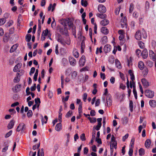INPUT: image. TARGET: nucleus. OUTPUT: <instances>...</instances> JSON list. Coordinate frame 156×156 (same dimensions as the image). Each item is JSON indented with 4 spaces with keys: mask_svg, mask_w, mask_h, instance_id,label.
Here are the masks:
<instances>
[{
    "mask_svg": "<svg viewBox=\"0 0 156 156\" xmlns=\"http://www.w3.org/2000/svg\"><path fill=\"white\" fill-rule=\"evenodd\" d=\"M26 129V126L23 123H21L19 124L17 126L16 130L17 132H20L21 131L22 132H23Z\"/></svg>",
    "mask_w": 156,
    "mask_h": 156,
    "instance_id": "nucleus-1",
    "label": "nucleus"
},
{
    "mask_svg": "<svg viewBox=\"0 0 156 156\" xmlns=\"http://www.w3.org/2000/svg\"><path fill=\"white\" fill-rule=\"evenodd\" d=\"M146 96L149 98H151L154 96V92L150 90H147L145 92Z\"/></svg>",
    "mask_w": 156,
    "mask_h": 156,
    "instance_id": "nucleus-2",
    "label": "nucleus"
},
{
    "mask_svg": "<svg viewBox=\"0 0 156 156\" xmlns=\"http://www.w3.org/2000/svg\"><path fill=\"white\" fill-rule=\"evenodd\" d=\"M98 10L101 13H103L106 12V9L105 6L101 4L99 5L98 6Z\"/></svg>",
    "mask_w": 156,
    "mask_h": 156,
    "instance_id": "nucleus-3",
    "label": "nucleus"
},
{
    "mask_svg": "<svg viewBox=\"0 0 156 156\" xmlns=\"http://www.w3.org/2000/svg\"><path fill=\"white\" fill-rule=\"evenodd\" d=\"M106 100L108 106L109 107L112 105V99L110 94H107Z\"/></svg>",
    "mask_w": 156,
    "mask_h": 156,
    "instance_id": "nucleus-4",
    "label": "nucleus"
},
{
    "mask_svg": "<svg viewBox=\"0 0 156 156\" xmlns=\"http://www.w3.org/2000/svg\"><path fill=\"white\" fill-rule=\"evenodd\" d=\"M121 25L122 28L127 27V18L126 16L123 17L121 20Z\"/></svg>",
    "mask_w": 156,
    "mask_h": 156,
    "instance_id": "nucleus-5",
    "label": "nucleus"
},
{
    "mask_svg": "<svg viewBox=\"0 0 156 156\" xmlns=\"http://www.w3.org/2000/svg\"><path fill=\"white\" fill-rule=\"evenodd\" d=\"M86 62L85 57L82 55L79 60V64L80 66L82 67L85 64Z\"/></svg>",
    "mask_w": 156,
    "mask_h": 156,
    "instance_id": "nucleus-6",
    "label": "nucleus"
},
{
    "mask_svg": "<svg viewBox=\"0 0 156 156\" xmlns=\"http://www.w3.org/2000/svg\"><path fill=\"white\" fill-rule=\"evenodd\" d=\"M70 64L72 66H74L76 64V60L73 57L70 56L69 58Z\"/></svg>",
    "mask_w": 156,
    "mask_h": 156,
    "instance_id": "nucleus-7",
    "label": "nucleus"
},
{
    "mask_svg": "<svg viewBox=\"0 0 156 156\" xmlns=\"http://www.w3.org/2000/svg\"><path fill=\"white\" fill-rule=\"evenodd\" d=\"M141 81L144 87H147L149 86V82L145 78L142 79Z\"/></svg>",
    "mask_w": 156,
    "mask_h": 156,
    "instance_id": "nucleus-8",
    "label": "nucleus"
},
{
    "mask_svg": "<svg viewBox=\"0 0 156 156\" xmlns=\"http://www.w3.org/2000/svg\"><path fill=\"white\" fill-rule=\"evenodd\" d=\"M42 34L44 35L45 36H48V37L50 40H51V34L50 33V31H48V29H46L45 30H43L42 33Z\"/></svg>",
    "mask_w": 156,
    "mask_h": 156,
    "instance_id": "nucleus-9",
    "label": "nucleus"
},
{
    "mask_svg": "<svg viewBox=\"0 0 156 156\" xmlns=\"http://www.w3.org/2000/svg\"><path fill=\"white\" fill-rule=\"evenodd\" d=\"M135 38L137 40H140L141 39V33L139 30L137 31L135 35Z\"/></svg>",
    "mask_w": 156,
    "mask_h": 156,
    "instance_id": "nucleus-10",
    "label": "nucleus"
},
{
    "mask_svg": "<svg viewBox=\"0 0 156 156\" xmlns=\"http://www.w3.org/2000/svg\"><path fill=\"white\" fill-rule=\"evenodd\" d=\"M149 105L150 107L152 108L156 107V101L154 100H151L149 101Z\"/></svg>",
    "mask_w": 156,
    "mask_h": 156,
    "instance_id": "nucleus-11",
    "label": "nucleus"
},
{
    "mask_svg": "<svg viewBox=\"0 0 156 156\" xmlns=\"http://www.w3.org/2000/svg\"><path fill=\"white\" fill-rule=\"evenodd\" d=\"M60 31L61 33L64 34H66L68 33L67 28L66 27V25H65L63 28H60Z\"/></svg>",
    "mask_w": 156,
    "mask_h": 156,
    "instance_id": "nucleus-12",
    "label": "nucleus"
},
{
    "mask_svg": "<svg viewBox=\"0 0 156 156\" xmlns=\"http://www.w3.org/2000/svg\"><path fill=\"white\" fill-rule=\"evenodd\" d=\"M111 47L109 44L105 45L104 47V51L105 53H108L111 51Z\"/></svg>",
    "mask_w": 156,
    "mask_h": 156,
    "instance_id": "nucleus-13",
    "label": "nucleus"
},
{
    "mask_svg": "<svg viewBox=\"0 0 156 156\" xmlns=\"http://www.w3.org/2000/svg\"><path fill=\"white\" fill-rule=\"evenodd\" d=\"M22 64L21 63H18L16 65L13 69V71L14 72H16L21 67Z\"/></svg>",
    "mask_w": 156,
    "mask_h": 156,
    "instance_id": "nucleus-14",
    "label": "nucleus"
},
{
    "mask_svg": "<svg viewBox=\"0 0 156 156\" xmlns=\"http://www.w3.org/2000/svg\"><path fill=\"white\" fill-rule=\"evenodd\" d=\"M149 55L153 61L156 60L155 55L151 50L149 51Z\"/></svg>",
    "mask_w": 156,
    "mask_h": 156,
    "instance_id": "nucleus-15",
    "label": "nucleus"
},
{
    "mask_svg": "<svg viewBox=\"0 0 156 156\" xmlns=\"http://www.w3.org/2000/svg\"><path fill=\"white\" fill-rule=\"evenodd\" d=\"M20 85H16L12 89V90L14 92H17L20 90Z\"/></svg>",
    "mask_w": 156,
    "mask_h": 156,
    "instance_id": "nucleus-16",
    "label": "nucleus"
},
{
    "mask_svg": "<svg viewBox=\"0 0 156 156\" xmlns=\"http://www.w3.org/2000/svg\"><path fill=\"white\" fill-rule=\"evenodd\" d=\"M141 55L144 58H146L148 56V52L147 50L146 49L144 50L141 53Z\"/></svg>",
    "mask_w": 156,
    "mask_h": 156,
    "instance_id": "nucleus-17",
    "label": "nucleus"
},
{
    "mask_svg": "<svg viewBox=\"0 0 156 156\" xmlns=\"http://www.w3.org/2000/svg\"><path fill=\"white\" fill-rule=\"evenodd\" d=\"M115 62L116 67L119 69H121L122 66L119 61L118 59H116Z\"/></svg>",
    "mask_w": 156,
    "mask_h": 156,
    "instance_id": "nucleus-18",
    "label": "nucleus"
},
{
    "mask_svg": "<svg viewBox=\"0 0 156 156\" xmlns=\"http://www.w3.org/2000/svg\"><path fill=\"white\" fill-rule=\"evenodd\" d=\"M14 121L13 120H11L7 126V128L9 129H12L14 125Z\"/></svg>",
    "mask_w": 156,
    "mask_h": 156,
    "instance_id": "nucleus-19",
    "label": "nucleus"
},
{
    "mask_svg": "<svg viewBox=\"0 0 156 156\" xmlns=\"http://www.w3.org/2000/svg\"><path fill=\"white\" fill-rule=\"evenodd\" d=\"M109 23V21L107 19H105L102 20L100 22V24L103 26H105L108 25Z\"/></svg>",
    "mask_w": 156,
    "mask_h": 156,
    "instance_id": "nucleus-20",
    "label": "nucleus"
},
{
    "mask_svg": "<svg viewBox=\"0 0 156 156\" xmlns=\"http://www.w3.org/2000/svg\"><path fill=\"white\" fill-rule=\"evenodd\" d=\"M62 128V126L61 123V122H60L59 123H57L55 126V130L58 131H60L61 130Z\"/></svg>",
    "mask_w": 156,
    "mask_h": 156,
    "instance_id": "nucleus-21",
    "label": "nucleus"
},
{
    "mask_svg": "<svg viewBox=\"0 0 156 156\" xmlns=\"http://www.w3.org/2000/svg\"><path fill=\"white\" fill-rule=\"evenodd\" d=\"M73 54L74 56L76 58H78L79 56V53L78 51L75 48H74L73 50Z\"/></svg>",
    "mask_w": 156,
    "mask_h": 156,
    "instance_id": "nucleus-22",
    "label": "nucleus"
},
{
    "mask_svg": "<svg viewBox=\"0 0 156 156\" xmlns=\"http://www.w3.org/2000/svg\"><path fill=\"white\" fill-rule=\"evenodd\" d=\"M138 66L140 70H142L143 69L144 66V62L141 61L139 62L138 64Z\"/></svg>",
    "mask_w": 156,
    "mask_h": 156,
    "instance_id": "nucleus-23",
    "label": "nucleus"
},
{
    "mask_svg": "<svg viewBox=\"0 0 156 156\" xmlns=\"http://www.w3.org/2000/svg\"><path fill=\"white\" fill-rule=\"evenodd\" d=\"M101 32L104 34H107L108 33V29L105 27H102L101 28Z\"/></svg>",
    "mask_w": 156,
    "mask_h": 156,
    "instance_id": "nucleus-24",
    "label": "nucleus"
},
{
    "mask_svg": "<svg viewBox=\"0 0 156 156\" xmlns=\"http://www.w3.org/2000/svg\"><path fill=\"white\" fill-rule=\"evenodd\" d=\"M151 144V141L149 139H147L145 142V146L147 148H148L150 147Z\"/></svg>",
    "mask_w": 156,
    "mask_h": 156,
    "instance_id": "nucleus-25",
    "label": "nucleus"
},
{
    "mask_svg": "<svg viewBox=\"0 0 156 156\" xmlns=\"http://www.w3.org/2000/svg\"><path fill=\"white\" fill-rule=\"evenodd\" d=\"M18 47V45L17 44H15L11 47L10 50V53H12L15 50L17 49Z\"/></svg>",
    "mask_w": 156,
    "mask_h": 156,
    "instance_id": "nucleus-26",
    "label": "nucleus"
},
{
    "mask_svg": "<svg viewBox=\"0 0 156 156\" xmlns=\"http://www.w3.org/2000/svg\"><path fill=\"white\" fill-rule=\"evenodd\" d=\"M149 70L147 68H145L142 72V74L144 76H146L148 74Z\"/></svg>",
    "mask_w": 156,
    "mask_h": 156,
    "instance_id": "nucleus-27",
    "label": "nucleus"
},
{
    "mask_svg": "<svg viewBox=\"0 0 156 156\" xmlns=\"http://www.w3.org/2000/svg\"><path fill=\"white\" fill-rule=\"evenodd\" d=\"M48 119V117L46 115L44 116V118H43L42 116L41 122L42 124L44 123H46L47 122Z\"/></svg>",
    "mask_w": 156,
    "mask_h": 156,
    "instance_id": "nucleus-28",
    "label": "nucleus"
},
{
    "mask_svg": "<svg viewBox=\"0 0 156 156\" xmlns=\"http://www.w3.org/2000/svg\"><path fill=\"white\" fill-rule=\"evenodd\" d=\"M38 69H36V72L33 77L34 80L35 81H36L37 80V77L38 75Z\"/></svg>",
    "mask_w": 156,
    "mask_h": 156,
    "instance_id": "nucleus-29",
    "label": "nucleus"
},
{
    "mask_svg": "<svg viewBox=\"0 0 156 156\" xmlns=\"http://www.w3.org/2000/svg\"><path fill=\"white\" fill-rule=\"evenodd\" d=\"M139 154L140 156H143L145 154V151L143 148H141L139 150Z\"/></svg>",
    "mask_w": 156,
    "mask_h": 156,
    "instance_id": "nucleus-30",
    "label": "nucleus"
},
{
    "mask_svg": "<svg viewBox=\"0 0 156 156\" xmlns=\"http://www.w3.org/2000/svg\"><path fill=\"white\" fill-rule=\"evenodd\" d=\"M134 5L133 3H131L129 7V13H131L134 10Z\"/></svg>",
    "mask_w": 156,
    "mask_h": 156,
    "instance_id": "nucleus-31",
    "label": "nucleus"
},
{
    "mask_svg": "<svg viewBox=\"0 0 156 156\" xmlns=\"http://www.w3.org/2000/svg\"><path fill=\"white\" fill-rule=\"evenodd\" d=\"M142 37L144 39H146L147 37V34L146 32L145 31V30L144 29H143L142 30Z\"/></svg>",
    "mask_w": 156,
    "mask_h": 156,
    "instance_id": "nucleus-32",
    "label": "nucleus"
},
{
    "mask_svg": "<svg viewBox=\"0 0 156 156\" xmlns=\"http://www.w3.org/2000/svg\"><path fill=\"white\" fill-rule=\"evenodd\" d=\"M81 3L83 6L86 7L87 5V2L86 1H84L83 0H81Z\"/></svg>",
    "mask_w": 156,
    "mask_h": 156,
    "instance_id": "nucleus-33",
    "label": "nucleus"
},
{
    "mask_svg": "<svg viewBox=\"0 0 156 156\" xmlns=\"http://www.w3.org/2000/svg\"><path fill=\"white\" fill-rule=\"evenodd\" d=\"M6 22L5 18H2L0 19V26L3 25Z\"/></svg>",
    "mask_w": 156,
    "mask_h": 156,
    "instance_id": "nucleus-34",
    "label": "nucleus"
},
{
    "mask_svg": "<svg viewBox=\"0 0 156 156\" xmlns=\"http://www.w3.org/2000/svg\"><path fill=\"white\" fill-rule=\"evenodd\" d=\"M78 112L79 115L80 116H81L82 113V105H81V104L80 105H79L78 107Z\"/></svg>",
    "mask_w": 156,
    "mask_h": 156,
    "instance_id": "nucleus-35",
    "label": "nucleus"
},
{
    "mask_svg": "<svg viewBox=\"0 0 156 156\" xmlns=\"http://www.w3.org/2000/svg\"><path fill=\"white\" fill-rule=\"evenodd\" d=\"M88 119L89 120L91 123H95L96 122V119L95 118H91L90 117H89Z\"/></svg>",
    "mask_w": 156,
    "mask_h": 156,
    "instance_id": "nucleus-36",
    "label": "nucleus"
},
{
    "mask_svg": "<svg viewBox=\"0 0 156 156\" xmlns=\"http://www.w3.org/2000/svg\"><path fill=\"white\" fill-rule=\"evenodd\" d=\"M130 87L132 88V87L133 89L134 87H136L135 83L134 81H131L130 82Z\"/></svg>",
    "mask_w": 156,
    "mask_h": 156,
    "instance_id": "nucleus-37",
    "label": "nucleus"
},
{
    "mask_svg": "<svg viewBox=\"0 0 156 156\" xmlns=\"http://www.w3.org/2000/svg\"><path fill=\"white\" fill-rule=\"evenodd\" d=\"M73 114V112L71 111H69L66 114V117L67 118H69Z\"/></svg>",
    "mask_w": 156,
    "mask_h": 156,
    "instance_id": "nucleus-38",
    "label": "nucleus"
},
{
    "mask_svg": "<svg viewBox=\"0 0 156 156\" xmlns=\"http://www.w3.org/2000/svg\"><path fill=\"white\" fill-rule=\"evenodd\" d=\"M58 42H60L61 44L63 45H66V42L65 40L62 39H58Z\"/></svg>",
    "mask_w": 156,
    "mask_h": 156,
    "instance_id": "nucleus-39",
    "label": "nucleus"
},
{
    "mask_svg": "<svg viewBox=\"0 0 156 156\" xmlns=\"http://www.w3.org/2000/svg\"><path fill=\"white\" fill-rule=\"evenodd\" d=\"M134 138H132V139L131 140L130 143L129 145L130 147H132V148H133L134 145Z\"/></svg>",
    "mask_w": 156,
    "mask_h": 156,
    "instance_id": "nucleus-40",
    "label": "nucleus"
},
{
    "mask_svg": "<svg viewBox=\"0 0 156 156\" xmlns=\"http://www.w3.org/2000/svg\"><path fill=\"white\" fill-rule=\"evenodd\" d=\"M132 16L135 18H137L139 16V13L136 11H134L133 13Z\"/></svg>",
    "mask_w": 156,
    "mask_h": 156,
    "instance_id": "nucleus-41",
    "label": "nucleus"
},
{
    "mask_svg": "<svg viewBox=\"0 0 156 156\" xmlns=\"http://www.w3.org/2000/svg\"><path fill=\"white\" fill-rule=\"evenodd\" d=\"M31 36L30 34H27L26 36V41L27 42H29L30 41Z\"/></svg>",
    "mask_w": 156,
    "mask_h": 156,
    "instance_id": "nucleus-42",
    "label": "nucleus"
},
{
    "mask_svg": "<svg viewBox=\"0 0 156 156\" xmlns=\"http://www.w3.org/2000/svg\"><path fill=\"white\" fill-rule=\"evenodd\" d=\"M138 45L141 48H144V43L142 41H139L138 43Z\"/></svg>",
    "mask_w": 156,
    "mask_h": 156,
    "instance_id": "nucleus-43",
    "label": "nucleus"
},
{
    "mask_svg": "<svg viewBox=\"0 0 156 156\" xmlns=\"http://www.w3.org/2000/svg\"><path fill=\"white\" fill-rule=\"evenodd\" d=\"M133 93L135 98L136 99H137V92L136 89V87H134L133 89Z\"/></svg>",
    "mask_w": 156,
    "mask_h": 156,
    "instance_id": "nucleus-44",
    "label": "nucleus"
},
{
    "mask_svg": "<svg viewBox=\"0 0 156 156\" xmlns=\"http://www.w3.org/2000/svg\"><path fill=\"white\" fill-rule=\"evenodd\" d=\"M102 41L103 43H105L107 41V37L106 36H104L102 38Z\"/></svg>",
    "mask_w": 156,
    "mask_h": 156,
    "instance_id": "nucleus-45",
    "label": "nucleus"
},
{
    "mask_svg": "<svg viewBox=\"0 0 156 156\" xmlns=\"http://www.w3.org/2000/svg\"><path fill=\"white\" fill-rule=\"evenodd\" d=\"M102 47H101L99 48H97L96 49V54H98L99 52L100 53H101L102 52Z\"/></svg>",
    "mask_w": 156,
    "mask_h": 156,
    "instance_id": "nucleus-46",
    "label": "nucleus"
},
{
    "mask_svg": "<svg viewBox=\"0 0 156 156\" xmlns=\"http://www.w3.org/2000/svg\"><path fill=\"white\" fill-rule=\"evenodd\" d=\"M18 76V75H17V76L14 78L13 80L14 83H17L20 81V79L19 78Z\"/></svg>",
    "mask_w": 156,
    "mask_h": 156,
    "instance_id": "nucleus-47",
    "label": "nucleus"
},
{
    "mask_svg": "<svg viewBox=\"0 0 156 156\" xmlns=\"http://www.w3.org/2000/svg\"><path fill=\"white\" fill-rule=\"evenodd\" d=\"M35 104L37 105L38 106V105L40 106V104L41 103L40 100V98H37L35 99L34 100Z\"/></svg>",
    "mask_w": 156,
    "mask_h": 156,
    "instance_id": "nucleus-48",
    "label": "nucleus"
},
{
    "mask_svg": "<svg viewBox=\"0 0 156 156\" xmlns=\"http://www.w3.org/2000/svg\"><path fill=\"white\" fill-rule=\"evenodd\" d=\"M129 107L130 111L132 112L133 110V102L132 101H129Z\"/></svg>",
    "mask_w": 156,
    "mask_h": 156,
    "instance_id": "nucleus-49",
    "label": "nucleus"
},
{
    "mask_svg": "<svg viewBox=\"0 0 156 156\" xmlns=\"http://www.w3.org/2000/svg\"><path fill=\"white\" fill-rule=\"evenodd\" d=\"M133 148L132 147H129L128 154L129 156H132L133 153Z\"/></svg>",
    "mask_w": 156,
    "mask_h": 156,
    "instance_id": "nucleus-50",
    "label": "nucleus"
},
{
    "mask_svg": "<svg viewBox=\"0 0 156 156\" xmlns=\"http://www.w3.org/2000/svg\"><path fill=\"white\" fill-rule=\"evenodd\" d=\"M77 73L76 71H74L72 74L71 76L73 79H74L76 77Z\"/></svg>",
    "mask_w": 156,
    "mask_h": 156,
    "instance_id": "nucleus-51",
    "label": "nucleus"
},
{
    "mask_svg": "<svg viewBox=\"0 0 156 156\" xmlns=\"http://www.w3.org/2000/svg\"><path fill=\"white\" fill-rule=\"evenodd\" d=\"M87 97V94L86 93L83 94V99L84 102H86Z\"/></svg>",
    "mask_w": 156,
    "mask_h": 156,
    "instance_id": "nucleus-52",
    "label": "nucleus"
},
{
    "mask_svg": "<svg viewBox=\"0 0 156 156\" xmlns=\"http://www.w3.org/2000/svg\"><path fill=\"white\" fill-rule=\"evenodd\" d=\"M80 139L82 141H84L86 140V138L85 137V135L84 133H82L80 135Z\"/></svg>",
    "mask_w": 156,
    "mask_h": 156,
    "instance_id": "nucleus-53",
    "label": "nucleus"
},
{
    "mask_svg": "<svg viewBox=\"0 0 156 156\" xmlns=\"http://www.w3.org/2000/svg\"><path fill=\"white\" fill-rule=\"evenodd\" d=\"M35 69V68L34 67H33L31 68L29 73L30 75V76H31L32 74L34 73Z\"/></svg>",
    "mask_w": 156,
    "mask_h": 156,
    "instance_id": "nucleus-54",
    "label": "nucleus"
},
{
    "mask_svg": "<svg viewBox=\"0 0 156 156\" xmlns=\"http://www.w3.org/2000/svg\"><path fill=\"white\" fill-rule=\"evenodd\" d=\"M24 71L23 70L21 69L19 71V73H17V75L19 76L22 75L24 73Z\"/></svg>",
    "mask_w": 156,
    "mask_h": 156,
    "instance_id": "nucleus-55",
    "label": "nucleus"
},
{
    "mask_svg": "<svg viewBox=\"0 0 156 156\" xmlns=\"http://www.w3.org/2000/svg\"><path fill=\"white\" fill-rule=\"evenodd\" d=\"M13 23V22L12 20H10L6 24L8 27H9L11 26Z\"/></svg>",
    "mask_w": 156,
    "mask_h": 156,
    "instance_id": "nucleus-56",
    "label": "nucleus"
},
{
    "mask_svg": "<svg viewBox=\"0 0 156 156\" xmlns=\"http://www.w3.org/2000/svg\"><path fill=\"white\" fill-rule=\"evenodd\" d=\"M120 9V7H119L116 8L115 10V13L116 15H118L119 14Z\"/></svg>",
    "mask_w": 156,
    "mask_h": 156,
    "instance_id": "nucleus-57",
    "label": "nucleus"
},
{
    "mask_svg": "<svg viewBox=\"0 0 156 156\" xmlns=\"http://www.w3.org/2000/svg\"><path fill=\"white\" fill-rule=\"evenodd\" d=\"M72 34L74 36L75 38L76 37V30H75V27L74 28L73 27L72 29Z\"/></svg>",
    "mask_w": 156,
    "mask_h": 156,
    "instance_id": "nucleus-58",
    "label": "nucleus"
},
{
    "mask_svg": "<svg viewBox=\"0 0 156 156\" xmlns=\"http://www.w3.org/2000/svg\"><path fill=\"white\" fill-rule=\"evenodd\" d=\"M33 114L32 111L31 110H29L27 113V116L28 117H31Z\"/></svg>",
    "mask_w": 156,
    "mask_h": 156,
    "instance_id": "nucleus-59",
    "label": "nucleus"
},
{
    "mask_svg": "<svg viewBox=\"0 0 156 156\" xmlns=\"http://www.w3.org/2000/svg\"><path fill=\"white\" fill-rule=\"evenodd\" d=\"M147 65L150 67H151L153 66V64L152 62L150 61H147L146 62Z\"/></svg>",
    "mask_w": 156,
    "mask_h": 156,
    "instance_id": "nucleus-60",
    "label": "nucleus"
},
{
    "mask_svg": "<svg viewBox=\"0 0 156 156\" xmlns=\"http://www.w3.org/2000/svg\"><path fill=\"white\" fill-rule=\"evenodd\" d=\"M12 133V131L10 130L9 132L7 133L5 135V137L6 138L8 137L11 136Z\"/></svg>",
    "mask_w": 156,
    "mask_h": 156,
    "instance_id": "nucleus-61",
    "label": "nucleus"
},
{
    "mask_svg": "<svg viewBox=\"0 0 156 156\" xmlns=\"http://www.w3.org/2000/svg\"><path fill=\"white\" fill-rule=\"evenodd\" d=\"M100 103V100L99 99H98L95 101V107L98 106Z\"/></svg>",
    "mask_w": 156,
    "mask_h": 156,
    "instance_id": "nucleus-62",
    "label": "nucleus"
},
{
    "mask_svg": "<svg viewBox=\"0 0 156 156\" xmlns=\"http://www.w3.org/2000/svg\"><path fill=\"white\" fill-rule=\"evenodd\" d=\"M69 96L68 95L65 98H64L63 97H62V101L63 102L64 101H67L69 99Z\"/></svg>",
    "mask_w": 156,
    "mask_h": 156,
    "instance_id": "nucleus-63",
    "label": "nucleus"
},
{
    "mask_svg": "<svg viewBox=\"0 0 156 156\" xmlns=\"http://www.w3.org/2000/svg\"><path fill=\"white\" fill-rule=\"evenodd\" d=\"M40 145V144H37L35 145L33 147V149L34 150H35L37 148L39 147Z\"/></svg>",
    "mask_w": 156,
    "mask_h": 156,
    "instance_id": "nucleus-64",
    "label": "nucleus"
}]
</instances>
